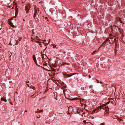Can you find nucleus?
I'll return each mask as SVG.
<instances>
[{
    "label": "nucleus",
    "instance_id": "nucleus-24",
    "mask_svg": "<svg viewBox=\"0 0 125 125\" xmlns=\"http://www.w3.org/2000/svg\"><path fill=\"white\" fill-rule=\"evenodd\" d=\"M27 84V86H28V87H30L29 85V84Z\"/></svg>",
    "mask_w": 125,
    "mask_h": 125
},
{
    "label": "nucleus",
    "instance_id": "nucleus-32",
    "mask_svg": "<svg viewBox=\"0 0 125 125\" xmlns=\"http://www.w3.org/2000/svg\"><path fill=\"white\" fill-rule=\"evenodd\" d=\"M50 40H49V41L48 42V43H49V42H50Z\"/></svg>",
    "mask_w": 125,
    "mask_h": 125
},
{
    "label": "nucleus",
    "instance_id": "nucleus-10",
    "mask_svg": "<svg viewBox=\"0 0 125 125\" xmlns=\"http://www.w3.org/2000/svg\"><path fill=\"white\" fill-rule=\"evenodd\" d=\"M1 100L2 101H4L5 102H6L7 101V100L5 99L4 98H3V97H2L1 99Z\"/></svg>",
    "mask_w": 125,
    "mask_h": 125
},
{
    "label": "nucleus",
    "instance_id": "nucleus-16",
    "mask_svg": "<svg viewBox=\"0 0 125 125\" xmlns=\"http://www.w3.org/2000/svg\"><path fill=\"white\" fill-rule=\"evenodd\" d=\"M75 99L77 100H79L80 101H81V100L80 99V98H76Z\"/></svg>",
    "mask_w": 125,
    "mask_h": 125
},
{
    "label": "nucleus",
    "instance_id": "nucleus-34",
    "mask_svg": "<svg viewBox=\"0 0 125 125\" xmlns=\"http://www.w3.org/2000/svg\"><path fill=\"white\" fill-rule=\"evenodd\" d=\"M37 118H39V117H38V116H37Z\"/></svg>",
    "mask_w": 125,
    "mask_h": 125
},
{
    "label": "nucleus",
    "instance_id": "nucleus-11",
    "mask_svg": "<svg viewBox=\"0 0 125 125\" xmlns=\"http://www.w3.org/2000/svg\"><path fill=\"white\" fill-rule=\"evenodd\" d=\"M43 110H39V111H36V113H40L42 112H43Z\"/></svg>",
    "mask_w": 125,
    "mask_h": 125
},
{
    "label": "nucleus",
    "instance_id": "nucleus-27",
    "mask_svg": "<svg viewBox=\"0 0 125 125\" xmlns=\"http://www.w3.org/2000/svg\"><path fill=\"white\" fill-rule=\"evenodd\" d=\"M110 102V101H109L108 102H107V104H109Z\"/></svg>",
    "mask_w": 125,
    "mask_h": 125
},
{
    "label": "nucleus",
    "instance_id": "nucleus-25",
    "mask_svg": "<svg viewBox=\"0 0 125 125\" xmlns=\"http://www.w3.org/2000/svg\"><path fill=\"white\" fill-rule=\"evenodd\" d=\"M116 38H115L114 39V40L115 41H116Z\"/></svg>",
    "mask_w": 125,
    "mask_h": 125
},
{
    "label": "nucleus",
    "instance_id": "nucleus-12",
    "mask_svg": "<svg viewBox=\"0 0 125 125\" xmlns=\"http://www.w3.org/2000/svg\"><path fill=\"white\" fill-rule=\"evenodd\" d=\"M112 36L110 37V38L111 39H113L114 38V37H115V36H112L111 34H110V36Z\"/></svg>",
    "mask_w": 125,
    "mask_h": 125
},
{
    "label": "nucleus",
    "instance_id": "nucleus-9",
    "mask_svg": "<svg viewBox=\"0 0 125 125\" xmlns=\"http://www.w3.org/2000/svg\"><path fill=\"white\" fill-rule=\"evenodd\" d=\"M30 8H25V10L26 11V13H29V10Z\"/></svg>",
    "mask_w": 125,
    "mask_h": 125
},
{
    "label": "nucleus",
    "instance_id": "nucleus-7",
    "mask_svg": "<svg viewBox=\"0 0 125 125\" xmlns=\"http://www.w3.org/2000/svg\"><path fill=\"white\" fill-rule=\"evenodd\" d=\"M9 24L12 27H14L15 26L13 25V23L11 21H10L8 22Z\"/></svg>",
    "mask_w": 125,
    "mask_h": 125
},
{
    "label": "nucleus",
    "instance_id": "nucleus-39",
    "mask_svg": "<svg viewBox=\"0 0 125 125\" xmlns=\"http://www.w3.org/2000/svg\"><path fill=\"white\" fill-rule=\"evenodd\" d=\"M23 21H24V19H23Z\"/></svg>",
    "mask_w": 125,
    "mask_h": 125
},
{
    "label": "nucleus",
    "instance_id": "nucleus-4",
    "mask_svg": "<svg viewBox=\"0 0 125 125\" xmlns=\"http://www.w3.org/2000/svg\"><path fill=\"white\" fill-rule=\"evenodd\" d=\"M18 8H15V17H13V18H15L16 17V16H17V15L18 14Z\"/></svg>",
    "mask_w": 125,
    "mask_h": 125
},
{
    "label": "nucleus",
    "instance_id": "nucleus-13",
    "mask_svg": "<svg viewBox=\"0 0 125 125\" xmlns=\"http://www.w3.org/2000/svg\"><path fill=\"white\" fill-rule=\"evenodd\" d=\"M37 42L38 43H39V44L40 45H42L44 43L43 42H39L37 41Z\"/></svg>",
    "mask_w": 125,
    "mask_h": 125
},
{
    "label": "nucleus",
    "instance_id": "nucleus-36",
    "mask_svg": "<svg viewBox=\"0 0 125 125\" xmlns=\"http://www.w3.org/2000/svg\"><path fill=\"white\" fill-rule=\"evenodd\" d=\"M46 49V48H45V49L43 51V52H44V51H45V50Z\"/></svg>",
    "mask_w": 125,
    "mask_h": 125
},
{
    "label": "nucleus",
    "instance_id": "nucleus-33",
    "mask_svg": "<svg viewBox=\"0 0 125 125\" xmlns=\"http://www.w3.org/2000/svg\"><path fill=\"white\" fill-rule=\"evenodd\" d=\"M8 7H9V8H10V7H11L10 6H8Z\"/></svg>",
    "mask_w": 125,
    "mask_h": 125
},
{
    "label": "nucleus",
    "instance_id": "nucleus-6",
    "mask_svg": "<svg viewBox=\"0 0 125 125\" xmlns=\"http://www.w3.org/2000/svg\"><path fill=\"white\" fill-rule=\"evenodd\" d=\"M33 59L36 65H37V61L35 55L33 56Z\"/></svg>",
    "mask_w": 125,
    "mask_h": 125
},
{
    "label": "nucleus",
    "instance_id": "nucleus-26",
    "mask_svg": "<svg viewBox=\"0 0 125 125\" xmlns=\"http://www.w3.org/2000/svg\"><path fill=\"white\" fill-rule=\"evenodd\" d=\"M99 80H97V83H99Z\"/></svg>",
    "mask_w": 125,
    "mask_h": 125
},
{
    "label": "nucleus",
    "instance_id": "nucleus-14",
    "mask_svg": "<svg viewBox=\"0 0 125 125\" xmlns=\"http://www.w3.org/2000/svg\"><path fill=\"white\" fill-rule=\"evenodd\" d=\"M52 46H53V47L54 48H56V49H57L58 48H57L56 47V45H55V44H52Z\"/></svg>",
    "mask_w": 125,
    "mask_h": 125
},
{
    "label": "nucleus",
    "instance_id": "nucleus-31",
    "mask_svg": "<svg viewBox=\"0 0 125 125\" xmlns=\"http://www.w3.org/2000/svg\"><path fill=\"white\" fill-rule=\"evenodd\" d=\"M32 33H33V34H34V32H33L32 31Z\"/></svg>",
    "mask_w": 125,
    "mask_h": 125
},
{
    "label": "nucleus",
    "instance_id": "nucleus-20",
    "mask_svg": "<svg viewBox=\"0 0 125 125\" xmlns=\"http://www.w3.org/2000/svg\"><path fill=\"white\" fill-rule=\"evenodd\" d=\"M108 42H109V43L110 44H111V43L110 42V40H108Z\"/></svg>",
    "mask_w": 125,
    "mask_h": 125
},
{
    "label": "nucleus",
    "instance_id": "nucleus-8",
    "mask_svg": "<svg viewBox=\"0 0 125 125\" xmlns=\"http://www.w3.org/2000/svg\"><path fill=\"white\" fill-rule=\"evenodd\" d=\"M109 40V38H107L106 40H105L104 42L102 43V45L104 44V45H105L106 43V42H107Z\"/></svg>",
    "mask_w": 125,
    "mask_h": 125
},
{
    "label": "nucleus",
    "instance_id": "nucleus-18",
    "mask_svg": "<svg viewBox=\"0 0 125 125\" xmlns=\"http://www.w3.org/2000/svg\"><path fill=\"white\" fill-rule=\"evenodd\" d=\"M119 20L120 22L121 23H122L123 22V21L121 20V19H119Z\"/></svg>",
    "mask_w": 125,
    "mask_h": 125
},
{
    "label": "nucleus",
    "instance_id": "nucleus-22",
    "mask_svg": "<svg viewBox=\"0 0 125 125\" xmlns=\"http://www.w3.org/2000/svg\"><path fill=\"white\" fill-rule=\"evenodd\" d=\"M83 122L84 123H85L86 122V121L85 120H83Z\"/></svg>",
    "mask_w": 125,
    "mask_h": 125
},
{
    "label": "nucleus",
    "instance_id": "nucleus-2",
    "mask_svg": "<svg viewBox=\"0 0 125 125\" xmlns=\"http://www.w3.org/2000/svg\"><path fill=\"white\" fill-rule=\"evenodd\" d=\"M113 30L115 31H119L120 29L117 26H115L113 27Z\"/></svg>",
    "mask_w": 125,
    "mask_h": 125
},
{
    "label": "nucleus",
    "instance_id": "nucleus-17",
    "mask_svg": "<svg viewBox=\"0 0 125 125\" xmlns=\"http://www.w3.org/2000/svg\"><path fill=\"white\" fill-rule=\"evenodd\" d=\"M13 7H15V8H17V6L16 5H14Z\"/></svg>",
    "mask_w": 125,
    "mask_h": 125
},
{
    "label": "nucleus",
    "instance_id": "nucleus-28",
    "mask_svg": "<svg viewBox=\"0 0 125 125\" xmlns=\"http://www.w3.org/2000/svg\"><path fill=\"white\" fill-rule=\"evenodd\" d=\"M33 89V90H35V87H34V88Z\"/></svg>",
    "mask_w": 125,
    "mask_h": 125
},
{
    "label": "nucleus",
    "instance_id": "nucleus-41",
    "mask_svg": "<svg viewBox=\"0 0 125 125\" xmlns=\"http://www.w3.org/2000/svg\"><path fill=\"white\" fill-rule=\"evenodd\" d=\"M79 16V14H78V16Z\"/></svg>",
    "mask_w": 125,
    "mask_h": 125
},
{
    "label": "nucleus",
    "instance_id": "nucleus-37",
    "mask_svg": "<svg viewBox=\"0 0 125 125\" xmlns=\"http://www.w3.org/2000/svg\"><path fill=\"white\" fill-rule=\"evenodd\" d=\"M34 95V94L32 95L31 96V97L33 96Z\"/></svg>",
    "mask_w": 125,
    "mask_h": 125
},
{
    "label": "nucleus",
    "instance_id": "nucleus-30",
    "mask_svg": "<svg viewBox=\"0 0 125 125\" xmlns=\"http://www.w3.org/2000/svg\"><path fill=\"white\" fill-rule=\"evenodd\" d=\"M24 112H27V110H25Z\"/></svg>",
    "mask_w": 125,
    "mask_h": 125
},
{
    "label": "nucleus",
    "instance_id": "nucleus-15",
    "mask_svg": "<svg viewBox=\"0 0 125 125\" xmlns=\"http://www.w3.org/2000/svg\"><path fill=\"white\" fill-rule=\"evenodd\" d=\"M35 21L38 22H39V20L38 18H36L35 19Z\"/></svg>",
    "mask_w": 125,
    "mask_h": 125
},
{
    "label": "nucleus",
    "instance_id": "nucleus-40",
    "mask_svg": "<svg viewBox=\"0 0 125 125\" xmlns=\"http://www.w3.org/2000/svg\"><path fill=\"white\" fill-rule=\"evenodd\" d=\"M100 83H102V82H100Z\"/></svg>",
    "mask_w": 125,
    "mask_h": 125
},
{
    "label": "nucleus",
    "instance_id": "nucleus-23",
    "mask_svg": "<svg viewBox=\"0 0 125 125\" xmlns=\"http://www.w3.org/2000/svg\"><path fill=\"white\" fill-rule=\"evenodd\" d=\"M96 52L95 51H94L93 52V53L92 54H94V53Z\"/></svg>",
    "mask_w": 125,
    "mask_h": 125
},
{
    "label": "nucleus",
    "instance_id": "nucleus-21",
    "mask_svg": "<svg viewBox=\"0 0 125 125\" xmlns=\"http://www.w3.org/2000/svg\"><path fill=\"white\" fill-rule=\"evenodd\" d=\"M43 54H42V58H44V57L43 56Z\"/></svg>",
    "mask_w": 125,
    "mask_h": 125
},
{
    "label": "nucleus",
    "instance_id": "nucleus-29",
    "mask_svg": "<svg viewBox=\"0 0 125 125\" xmlns=\"http://www.w3.org/2000/svg\"><path fill=\"white\" fill-rule=\"evenodd\" d=\"M10 103L12 105V104H13L12 103H11V102H10Z\"/></svg>",
    "mask_w": 125,
    "mask_h": 125
},
{
    "label": "nucleus",
    "instance_id": "nucleus-42",
    "mask_svg": "<svg viewBox=\"0 0 125 125\" xmlns=\"http://www.w3.org/2000/svg\"><path fill=\"white\" fill-rule=\"evenodd\" d=\"M97 80H98L97 79H96V80L97 81Z\"/></svg>",
    "mask_w": 125,
    "mask_h": 125
},
{
    "label": "nucleus",
    "instance_id": "nucleus-19",
    "mask_svg": "<svg viewBox=\"0 0 125 125\" xmlns=\"http://www.w3.org/2000/svg\"><path fill=\"white\" fill-rule=\"evenodd\" d=\"M100 125H105V124L104 123H101L100 124Z\"/></svg>",
    "mask_w": 125,
    "mask_h": 125
},
{
    "label": "nucleus",
    "instance_id": "nucleus-3",
    "mask_svg": "<svg viewBox=\"0 0 125 125\" xmlns=\"http://www.w3.org/2000/svg\"><path fill=\"white\" fill-rule=\"evenodd\" d=\"M35 10V12L34 14L33 15V17L34 18H35L36 17V15H38V17H39V14L38 15V13H39V10H35V9L34 10Z\"/></svg>",
    "mask_w": 125,
    "mask_h": 125
},
{
    "label": "nucleus",
    "instance_id": "nucleus-1",
    "mask_svg": "<svg viewBox=\"0 0 125 125\" xmlns=\"http://www.w3.org/2000/svg\"><path fill=\"white\" fill-rule=\"evenodd\" d=\"M101 107V106H99L97 109L94 110L93 111V112H94V113H97L98 111H99L101 110L102 109Z\"/></svg>",
    "mask_w": 125,
    "mask_h": 125
},
{
    "label": "nucleus",
    "instance_id": "nucleus-38",
    "mask_svg": "<svg viewBox=\"0 0 125 125\" xmlns=\"http://www.w3.org/2000/svg\"><path fill=\"white\" fill-rule=\"evenodd\" d=\"M89 77H91V76H90L89 75Z\"/></svg>",
    "mask_w": 125,
    "mask_h": 125
},
{
    "label": "nucleus",
    "instance_id": "nucleus-5",
    "mask_svg": "<svg viewBox=\"0 0 125 125\" xmlns=\"http://www.w3.org/2000/svg\"><path fill=\"white\" fill-rule=\"evenodd\" d=\"M73 75V74L69 75V74H66L65 75L64 74H63V75H64L63 76L65 78H66L67 77H70Z\"/></svg>",
    "mask_w": 125,
    "mask_h": 125
},
{
    "label": "nucleus",
    "instance_id": "nucleus-35",
    "mask_svg": "<svg viewBox=\"0 0 125 125\" xmlns=\"http://www.w3.org/2000/svg\"><path fill=\"white\" fill-rule=\"evenodd\" d=\"M29 81H28L27 82H26V83H29Z\"/></svg>",
    "mask_w": 125,
    "mask_h": 125
}]
</instances>
